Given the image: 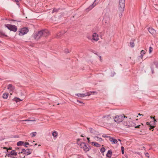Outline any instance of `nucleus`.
I'll list each match as a JSON object with an SVG mask.
<instances>
[{
	"instance_id": "9",
	"label": "nucleus",
	"mask_w": 158,
	"mask_h": 158,
	"mask_svg": "<svg viewBox=\"0 0 158 158\" xmlns=\"http://www.w3.org/2000/svg\"><path fill=\"white\" fill-rule=\"evenodd\" d=\"M97 0H95L93 3L89 7L86 9V11H89V10H91L93 8L96 6V5L98 3V2H99L98 1V2H96Z\"/></svg>"
},
{
	"instance_id": "15",
	"label": "nucleus",
	"mask_w": 158,
	"mask_h": 158,
	"mask_svg": "<svg viewBox=\"0 0 158 158\" xmlns=\"http://www.w3.org/2000/svg\"><path fill=\"white\" fill-rule=\"evenodd\" d=\"M109 140L113 144L116 143L118 142L117 139H114L113 138L111 137H109Z\"/></svg>"
},
{
	"instance_id": "3",
	"label": "nucleus",
	"mask_w": 158,
	"mask_h": 158,
	"mask_svg": "<svg viewBox=\"0 0 158 158\" xmlns=\"http://www.w3.org/2000/svg\"><path fill=\"white\" fill-rule=\"evenodd\" d=\"M100 120L101 122L103 123L108 124L110 122L111 120H112V119L111 117V115L109 114L103 116Z\"/></svg>"
},
{
	"instance_id": "40",
	"label": "nucleus",
	"mask_w": 158,
	"mask_h": 158,
	"mask_svg": "<svg viewBox=\"0 0 158 158\" xmlns=\"http://www.w3.org/2000/svg\"><path fill=\"white\" fill-rule=\"evenodd\" d=\"M90 132L91 133H93V131H94V130H93L92 128H90Z\"/></svg>"
},
{
	"instance_id": "7",
	"label": "nucleus",
	"mask_w": 158,
	"mask_h": 158,
	"mask_svg": "<svg viewBox=\"0 0 158 158\" xmlns=\"http://www.w3.org/2000/svg\"><path fill=\"white\" fill-rule=\"evenodd\" d=\"M42 32L40 31L37 33L34 34L33 35L34 38L36 40H38L42 36Z\"/></svg>"
},
{
	"instance_id": "6",
	"label": "nucleus",
	"mask_w": 158,
	"mask_h": 158,
	"mask_svg": "<svg viewBox=\"0 0 158 158\" xmlns=\"http://www.w3.org/2000/svg\"><path fill=\"white\" fill-rule=\"evenodd\" d=\"M5 26L10 31H13L15 32L17 30V28L15 25L11 24H7Z\"/></svg>"
},
{
	"instance_id": "18",
	"label": "nucleus",
	"mask_w": 158,
	"mask_h": 158,
	"mask_svg": "<svg viewBox=\"0 0 158 158\" xmlns=\"http://www.w3.org/2000/svg\"><path fill=\"white\" fill-rule=\"evenodd\" d=\"M91 143L93 145L96 147H99L101 146V144L96 142H92Z\"/></svg>"
},
{
	"instance_id": "54",
	"label": "nucleus",
	"mask_w": 158,
	"mask_h": 158,
	"mask_svg": "<svg viewBox=\"0 0 158 158\" xmlns=\"http://www.w3.org/2000/svg\"><path fill=\"white\" fill-rule=\"evenodd\" d=\"M99 57L100 58V60H101V56H100Z\"/></svg>"
},
{
	"instance_id": "25",
	"label": "nucleus",
	"mask_w": 158,
	"mask_h": 158,
	"mask_svg": "<svg viewBox=\"0 0 158 158\" xmlns=\"http://www.w3.org/2000/svg\"><path fill=\"white\" fill-rule=\"evenodd\" d=\"M94 139L97 140L98 141H101L102 140V139L101 138H99L98 136H95L94 137Z\"/></svg>"
},
{
	"instance_id": "13",
	"label": "nucleus",
	"mask_w": 158,
	"mask_h": 158,
	"mask_svg": "<svg viewBox=\"0 0 158 158\" xmlns=\"http://www.w3.org/2000/svg\"><path fill=\"white\" fill-rule=\"evenodd\" d=\"M41 31L42 32V35L46 37L48 35L49 33L47 29H45L44 30H42Z\"/></svg>"
},
{
	"instance_id": "16",
	"label": "nucleus",
	"mask_w": 158,
	"mask_h": 158,
	"mask_svg": "<svg viewBox=\"0 0 158 158\" xmlns=\"http://www.w3.org/2000/svg\"><path fill=\"white\" fill-rule=\"evenodd\" d=\"M15 89V87L11 84H9L8 85L7 89L11 91H13Z\"/></svg>"
},
{
	"instance_id": "21",
	"label": "nucleus",
	"mask_w": 158,
	"mask_h": 158,
	"mask_svg": "<svg viewBox=\"0 0 158 158\" xmlns=\"http://www.w3.org/2000/svg\"><path fill=\"white\" fill-rule=\"evenodd\" d=\"M24 143L22 141H19L17 143V145L18 146H20L23 145Z\"/></svg>"
},
{
	"instance_id": "5",
	"label": "nucleus",
	"mask_w": 158,
	"mask_h": 158,
	"mask_svg": "<svg viewBox=\"0 0 158 158\" xmlns=\"http://www.w3.org/2000/svg\"><path fill=\"white\" fill-rule=\"evenodd\" d=\"M124 124L125 125L127 126L128 127L136 126V124L131 121V118H129V121L126 122H124Z\"/></svg>"
},
{
	"instance_id": "56",
	"label": "nucleus",
	"mask_w": 158,
	"mask_h": 158,
	"mask_svg": "<svg viewBox=\"0 0 158 158\" xmlns=\"http://www.w3.org/2000/svg\"><path fill=\"white\" fill-rule=\"evenodd\" d=\"M152 73H153V71H152Z\"/></svg>"
},
{
	"instance_id": "30",
	"label": "nucleus",
	"mask_w": 158,
	"mask_h": 158,
	"mask_svg": "<svg viewBox=\"0 0 158 158\" xmlns=\"http://www.w3.org/2000/svg\"><path fill=\"white\" fill-rule=\"evenodd\" d=\"M59 9H56L55 8H54L52 10V13H53L55 12H57L58 11Z\"/></svg>"
},
{
	"instance_id": "34",
	"label": "nucleus",
	"mask_w": 158,
	"mask_h": 158,
	"mask_svg": "<svg viewBox=\"0 0 158 158\" xmlns=\"http://www.w3.org/2000/svg\"><path fill=\"white\" fill-rule=\"evenodd\" d=\"M130 46L132 48H133L135 46V44L134 42L130 43Z\"/></svg>"
},
{
	"instance_id": "17",
	"label": "nucleus",
	"mask_w": 158,
	"mask_h": 158,
	"mask_svg": "<svg viewBox=\"0 0 158 158\" xmlns=\"http://www.w3.org/2000/svg\"><path fill=\"white\" fill-rule=\"evenodd\" d=\"M148 30L149 32L152 35H154L156 33V31L152 28H149Z\"/></svg>"
},
{
	"instance_id": "10",
	"label": "nucleus",
	"mask_w": 158,
	"mask_h": 158,
	"mask_svg": "<svg viewBox=\"0 0 158 158\" xmlns=\"http://www.w3.org/2000/svg\"><path fill=\"white\" fill-rule=\"evenodd\" d=\"M28 31V29L26 28H23L20 31V33L19 34V35H23L26 34Z\"/></svg>"
},
{
	"instance_id": "33",
	"label": "nucleus",
	"mask_w": 158,
	"mask_h": 158,
	"mask_svg": "<svg viewBox=\"0 0 158 158\" xmlns=\"http://www.w3.org/2000/svg\"><path fill=\"white\" fill-rule=\"evenodd\" d=\"M122 153V154H124V148L123 146H122L121 147Z\"/></svg>"
},
{
	"instance_id": "38",
	"label": "nucleus",
	"mask_w": 158,
	"mask_h": 158,
	"mask_svg": "<svg viewBox=\"0 0 158 158\" xmlns=\"http://www.w3.org/2000/svg\"><path fill=\"white\" fill-rule=\"evenodd\" d=\"M154 121L153 123V125H155L156 124V119H154Z\"/></svg>"
},
{
	"instance_id": "48",
	"label": "nucleus",
	"mask_w": 158,
	"mask_h": 158,
	"mask_svg": "<svg viewBox=\"0 0 158 158\" xmlns=\"http://www.w3.org/2000/svg\"><path fill=\"white\" fill-rule=\"evenodd\" d=\"M139 115V116H143V114H141L140 113H139L138 114Z\"/></svg>"
},
{
	"instance_id": "32",
	"label": "nucleus",
	"mask_w": 158,
	"mask_h": 158,
	"mask_svg": "<svg viewBox=\"0 0 158 158\" xmlns=\"http://www.w3.org/2000/svg\"><path fill=\"white\" fill-rule=\"evenodd\" d=\"M153 50V48L152 47H150L149 48V53H151Z\"/></svg>"
},
{
	"instance_id": "47",
	"label": "nucleus",
	"mask_w": 158,
	"mask_h": 158,
	"mask_svg": "<svg viewBox=\"0 0 158 158\" xmlns=\"http://www.w3.org/2000/svg\"><path fill=\"white\" fill-rule=\"evenodd\" d=\"M87 139L88 140V142L89 143V142H90L89 138V137H87Z\"/></svg>"
},
{
	"instance_id": "31",
	"label": "nucleus",
	"mask_w": 158,
	"mask_h": 158,
	"mask_svg": "<svg viewBox=\"0 0 158 158\" xmlns=\"http://www.w3.org/2000/svg\"><path fill=\"white\" fill-rule=\"evenodd\" d=\"M105 150L106 149L104 147L102 148L100 150L101 152L102 153L104 152Z\"/></svg>"
},
{
	"instance_id": "46",
	"label": "nucleus",
	"mask_w": 158,
	"mask_h": 158,
	"mask_svg": "<svg viewBox=\"0 0 158 158\" xmlns=\"http://www.w3.org/2000/svg\"><path fill=\"white\" fill-rule=\"evenodd\" d=\"M30 120H29L28 119H26L24 120H23L22 121H30Z\"/></svg>"
},
{
	"instance_id": "4",
	"label": "nucleus",
	"mask_w": 158,
	"mask_h": 158,
	"mask_svg": "<svg viewBox=\"0 0 158 158\" xmlns=\"http://www.w3.org/2000/svg\"><path fill=\"white\" fill-rule=\"evenodd\" d=\"M80 147L81 148L83 149L85 152L89 151L91 148V147L88 144L86 145L85 143L84 142H82L80 144Z\"/></svg>"
},
{
	"instance_id": "42",
	"label": "nucleus",
	"mask_w": 158,
	"mask_h": 158,
	"mask_svg": "<svg viewBox=\"0 0 158 158\" xmlns=\"http://www.w3.org/2000/svg\"><path fill=\"white\" fill-rule=\"evenodd\" d=\"M65 52L66 53H69V50L67 49L65 50Z\"/></svg>"
},
{
	"instance_id": "23",
	"label": "nucleus",
	"mask_w": 158,
	"mask_h": 158,
	"mask_svg": "<svg viewBox=\"0 0 158 158\" xmlns=\"http://www.w3.org/2000/svg\"><path fill=\"white\" fill-rule=\"evenodd\" d=\"M145 54V52L143 50H142L141 51V52H140L141 55L140 56V57L142 59L143 58V55Z\"/></svg>"
},
{
	"instance_id": "19",
	"label": "nucleus",
	"mask_w": 158,
	"mask_h": 158,
	"mask_svg": "<svg viewBox=\"0 0 158 158\" xmlns=\"http://www.w3.org/2000/svg\"><path fill=\"white\" fill-rule=\"evenodd\" d=\"M112 154V152L111 150H109L106 154V156L109 158H110Z\"/></svg>"
},
{
	"instance_id": "26",
	"label": "nucleus",
	"mask_w": 158,
	"mask_h": 158,
	"mask_svg": "<svg viewBox=\"0 0 158 158\" xmlns=\"http://www.w3.org/2000/svg\"><path fill=\"white\" fill-rule=\"evenodd\" d=\"M81 156L79 155H73V158H81Z\"/></svg>"
},
{
	"instance_id": "44",
	"label": "nucleus",
	"mask_w": 158,
	"mask_h": 158,
	"mask_svg": "<svg viewBox=\"0 0 158 158\" xmlns=\"http://www.w3.org/2000/svg\"><path fill=\"white\" fill-rule=\"evenodd\" d=\"M145 156H147V157H149V154L148 153H147L146 154H145Z\"/></svg>"
},
{
	"instance_id": "14",
	"label": "nucleus",
	"mask_w": 158,
	"mask_h": 158,
	"mask_svg": "<svg viewBox=\"0 0 158 158\" xmlns=\"http://www.w3.org/2000/svg\"><path fill=\"white\" fill-rule=\"evenodd\" d=\"M93 39L94 40L97 41L98 40V35L96 33H94L92 35Z\"/></svg>"
},
{
	"instance_id": "1",
	"label": "nucleus",
	"mask_w": 158,
	"mask_h": 158,
	"mask_svg": "<svg viewBox=\"0 0 158 158\" xmlns=\"http://www.w3.org/2000/svg\"><path fill=\"white\" fill-rule=\"evenodd\" d=\"M125 6V0H119V5L118 6V13L119 16L120 18L122 17V14L123 12Z\"/></svg>"
},
{
	"instance_id": "29",
	"label": "nucleus",
	"mask_w": 158,
	"mask_h": 158,
	"mask_svg": "<svg viewBox=\"0 0 158 158\" xmlns=\"http://www.w3.org/2000/svg\"><path fill=\"white\" fill-rule=\"evenodd\" d=\"M64 33H61V32H60L59 33H58V34H57V37H58V38H60V36H61V35H62V34H63Z\"/></svg>"
},
{
	"instance_id": "61",
	"label": "nucleus",
	"mask_w": 158,
	"mask_h": 158,
	"mask_svg": "<svg viewBox=\"0 0 158 158\" xmlns=\"http://www.w3.org/2000/svg\"><path fill=\"white\" fill-rule=\"evenodd\" d=\"M23 158H24V157H23Z\"/></svg>"
},
{
	"instance_id": "57",
	"label": "nucleus",
	"mask_w": 158,
	"mask_h": 158,
	"mask_svg": "<svg viewBox=\"0 0 158 158\" xmlns=\"http://www.w3.org/2000/svg\"><path fill=\"white\" fill-rule=\"evenodd\" d=\"M57 105H59V103H58V104H57Z\"/></svg>"
},
{
	"instance_id": "37",
	"label": "nucleus",
	"mask_w": 158,
	"mask_h": 158,
	"mask_svg": "<svg viewBox=\"0 0 158 158\" xmlns=\"http://www.w3.org/2000/svg\"><path fill=\"white\" fill-rule=\"evenodd\" d=\"M5 36L6 37L7 36V35H5L4 33H2L0 34V36Z\"/></svg>"
},
{
	"instance_id": "51",
	"label": "nucleus",
	"mask_w": 158,
	"mask_h": 158,
	"mask_svg": "<svg viewBox=\"0 0 158 158\" xmlns=\"http://www.w3.org/2000/svg\"><path fill=\"white\" fill-rule=\"evenodd\" d=\"M80 139H77V141H80Z\"/></svg>"
},
{
	"instance_id": "59",
	"label": "nucleus",
	"mask_w": 158,
	"mask_h": 158,
	"mask_svg": "<svg viewBox=\"0 0 158 158\" xmlns=\"http://www.w3.org/2000/svg\"><path fill=\"white\" fill-rule=\"evenodd\" d=\"M11 158H15V157H12Z\"/></svg>"
},
{
	"instance_id": "8",
	"label": "nucleus",
	"mask_w": 158,
	"mask_h": 158,
	"mask_svg": "<svg viewBox=\"0 0 158 158\" xmlns=\"http://www.w3.org/2000/svg\"><path fill=\"white\" fill-rule=\"evenodd\" d=\"M31 152V150L28 148H27L26 149H22V151L21 152V153H23L27 155L30 154Z\"/></svg>"
},
{
	"instance_id": "24",
	"label": "nucleus",
	"mask_w": 158,
	"mask_h": 158,
	"mask_svg": "<svg viewBox=\"0 0 158 158\" xmlns=\"http://www.w3.org/2000/svg\"><path fill=\"white\" fill-rule=\"evenodd\" d=\"M147 124L148 125H149L150 126V127H151V128H150L149 129L151 130V129H153L155 127L154 126H152L151 125L150 123H149L148 122H147Z\"/></svg>"
},
{
	"instance_id": "22",
	"label": "nucleus",
	"mask_w": 158,
	"mask_h": 158,
	"mask_svg": "<svg viewBox=\"0 0 158 158\" xmlns=\"http://www.w3.org/2000/svg\"><path fill=\"white\" fill-rule=\"evenodd\" d=\"M58 133L56 131H54L52 133V135L54 137H56L57 136Z\"/></svg>"
},
{
	"instance_id": "43",
	"label": "nucleus",
	"mask_w": 158,
	"mask_h": 158,
	"mask_svg": "<svg viewBox=\"0 0 158 158\" xmlns=\"http://www.w3.org/2000/svg\"><path fill=\"white\" fill-rule=\"evenodd\" d=\"M20 0H15V1L17 2V4H18V2L20 1Z\"/></svg>"
},
{
	"instance_id": "36",
	"label": "nucleus",
	"mask_w": 158,
	"mask_h": 158,
	"mask_svg": "<svg viewBox=\"0 0 158 158\" xmlns=\"http://www.w3.org/2000/svg\"><path fill=\"white\" fill-rule=\"evenodd\" d=\"M102 137L104 138H109V137H110V136H107V135H102Z\"/></svg>"
},
{
	"instance_id": "27",
	"label": "nucleus",
	"mask_w": 158,
	"mask_h": 158,
	"mask_svg": "<svg viewBox=\"0 0 158 158\" xmlns=\"http://www.w3.org/2000/svg\"><path fill=\"white\" fill-rule=\"evenodd\" d=\"M13 100L14 101H15L16 102H18L19 101H22V100H20V99L19 98H15Z\"/></svg>"
},
{
	"instance_id": "20",
	"label": "nucleus",
	"mask_w": 158,
	"mask_h": 158,
	"mask_svg": "<svg viewBox=\"0 0 158 158\" xmlns=\"http://www.w3.org/2000/svg\"><path fill=\"white\" fill-rule=\"evenodd\" d=\"M9 94L7 93H4L2 95V97L4 99H6L8 97Z\"/></svg>"
},
{
	"instance_id": "41",
	"label": "nucleus",
	"mask_w": 158,
	"mask_h": 158,
	"mask_svg": "<svg viewBox=\"0 0 158 158\" xmlns=\"http://www.w3.org/2000/svg\"><path fill=\"white\" fill-rule=\"evenodd\" d=\"M155 65H156V67L158 68V62H155Z\"/></svg>"
},
{
	"instance_id": "39",
	"label": "nucleus",
	"mask_w": 158,
	"mask_h": 158,
	"mask_svg": "<svg viewBox=\"0 0 158 158\" xmlns=\"http://www.w3.org/2000/svg\"><path fill=\"white\" fill-rule=\"evenodd\" d=\"M140 125H139L138 126H134L135 127V128H140Z\"/></svg>"
},
{
	"instance_id": "11",
	"label": "nucleus",
	"mask_w": 158,
	"mask_h": 158,
	"mask_svg": "<svg viewBox=\"0 0 158 158\" xmlns=\"http://www.w3.org/2000/svg\"><path fill=\"white\" fill-rule=\"evenodd\" d=\"M91 92H88L86 94H76V95L79 97H80L81 98H83L85 96H89L91 95Z\"/></svg>"
},
{
	"instance_id": "12",
	"label": "nucleus",
	"mask_w": 158,
	"mask_h": 158,
	"mask_svg": "<svg viewBox=\"0 0 158 158\" xmlns=\"http://www.w3.org/2000/svg\"><path fill=\"white\" fill-rule=\"evenodd\" d=\"M17 155V152L14 150L11 151L10 152V153H9L7 154H6L5 157L7 156L9 157H12V155L16 156Z\"/></svg>"
},
{
	"instance_id": "60",
	"label": "nucleus",
	"mask_w": 158,
	"mask_h": 158,
	"mask_svg": "<svg viewBox=\"0 0 158 158\" xmlns=\"http://www.w3.org/2000/svg\"><path fill=\"white\" fill-rule=\"evenodd\" d=\"M157 130L158 131V128L157 129Z\"/></svg>"
},
{
	"instance_id": "35",
	"label": "nucleus",
	"mask_w": 158,
	"mask_h": 158,
	"mask_svg": "<svg viewBox=\"0 0 158 158\" xmlns=\"http://www.w3.org/2000/svg\"><path fill=\"white\" fill-rule=\"evenodd\" d=\"M29 144L28 142H26L24 144H23V145L25 147L27 148L28 147L27 145H29Z\"/></svg>"
},
{
	"instance_id": "58",
	"label": "nucleus",
	"mask_w": 158,
	"mask_h": 158,
	"mask_svg": "<svg viewBox=\"0 0 158 158\" xmlns=\"http://www.w3.org/2000/svg\"><path fill=\"white\" fill-rule=\"evenodd\" d=\"M81 136L83 137V136L82 135H81Z\"/></svg>"
},
{
	"instance_id": "45",
	"label": "nucleus",
	"mask_w": 158,
	"mask_h": 158,
	"mask_svg": "<svg viewBox=\"0 0 158 158\" xmlns=\"http://www.w3.org/2000/svg\"><path fill=\"white\" fill-rule=\"evenodd\" d=\"M77 102H79V103H81V104H83V102H81V101H79L78 100H77Z\"/></svg>"
},
{
	"instance_id": "49",
	"label": "nucleus",
	"mask_w": 158,
	"mask_h": 158,
	"mask_svg": "<svg viewBox=\"0 0 158 158\" xmlns=\"http://www.w3.org/2000/svg\"><path fill=\"white\" fill-rule=\"evenodd\" d=\"M35 121V120H30V121Z\"/></svg>"
},
{
	"instance_id": "52",
	"label": "nucleus",
	"mask_w": 158,
	"mask_h": 158,
	"mask_svg": "<svg viewBox=\"0 0 158 158\" xmlns=\"http://www.w3.org/2000/svg\"><path fill=\"white\" fill-rule=\"evenodd\" d=\"M37 145V143H35V144L34 146L36 145Z\"/></svg>"
},
{
	"instance_id": "28",
	"label": "nucleus",
	"mask_w": 158,
	"mask_h": 158,
	"mask_svg": "<svg viewBox=\"0 0 158 158\" xmlns=\"http://www.w3.org/2000/svg\"><path fill=\"white\" fill-rule=\"evenodd\" d=\"M36 134H37L36 132H34L31 133L30 135H31V136L32 137H33L35 136L36 135Z\"/></svg>"
},
{
	"instance_id": "53",
	"label": "nucleus",
	"mask_w": 158,
	"mask_h": 158,
	"mask_svg": "<svg viewBox=\"0 0 158 158\" xmlns=\"http://www.w3.org/2000/svg\"><path fill=\"white\" fill-rule=\"evenodd\" d=\"M152 118L154 119H155V117H152Z\"/></svg>"
},
{
	"instance_id": "55",
	"label": "nucleus",
	"mask_w": 158,
	"mask_h": 158,
	"mask_svg": "<svg viewBox=\"0 0 158 158\" xmlns=\"http://www.w3.org/2000/svg\"><path fill=\"white\" fill-rule=\"evenodd\" d=\"M4 148H6V147H4Z\"/></svg>"
},
{
	"instance_id": "50",
	"label": "nucleus",
	"mask_w": 158,
	"mask_h": 158,
	"mask_svg": "<svg viewBox=\"0 0 158 158\" xmlns=\"http://www.w3.org/2000/svg\"><path fill=\"white\" fill-rule=\"evenodd\" d=\"M118 140L119 141H120V142H121V140L120 139H118Z\"/></svg>"
},
{
	"instance_id": "2",
	"label": "nucleus",
	"mask_w": 158,
	"mask_h": 158,
	"mask_svg": "<svg viewBox=\"0 0 158 158\" xmlns=\"http://www.w3.org/2000/svg\"><path fill=\"white\" fill-rule=\"evenodd\" d=\"M127 118V117L124 116L123 114L116 115L113 117L114 122L116 123H120L122 122L124 118Z\"/></svg>"
}]
</instances>
